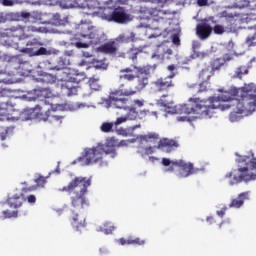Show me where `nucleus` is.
<instances>
[{
  "label": "nucleus",
  "instance_id": "1",
  "mask_svg": "<svg viewBox=\"0 0 256 256\" xmlns=\"http://www.w3.org/2000/svg\"><path fill=\"white\" fill-rule=\"evenodd\" d=\"M231 123L241 121L243 116L251 115L256 109V89L252 85L234 88L220 96H210L207 99L189 98L188 103L180 104L176 112L179 115H200V117H213L216 109L229 111Z\"/></svg>",
  "mask_w": 256,
  "mask_h": 256
},
{
  "label": "nucleus",
  "instance_id": "2",
  "mask_svg": "<svg viewBox=\"0 0 256 256\" xmlns=\"http://www.w3.org/2000/svg\"><path fill=\"white\" fill-rule=\"evenodd\" d=\"M237 167L225 174L224 179L231 186L239 185V183H250V181H256V157L241 156L237 154Z\"/></svg>",
  "mask_w": 256,
  "mask_h": 256
},
{
  "label": "nucleus",
  "instance_id": "3",
  "mask_svg": "<svg viewBox=\"0 0 256 256\" xmlns=\"http://www.w3.org/2000/svg\"><path fill=\"white\" fill-rule=\"evenodd\" d=\"M91 187V178L77 176L73 178L67 186L59 188L61 193H72L70 197L72 207L76 209H83V207H89V201H87V191Z\"/></svg>",
  "mask_w": 256,
  "mask_h": 256
},
{
  "label": "nucleus",
  "instance_id": "4",
  "mask_svg": "<svg viewBox=\"0 0 256 256\" xmlns=\"http://www.w3.org/2000/svg\"><path fill=\"white\" fill-rule=\"evenodd\" d=\"M116 154L115 146L97 144V146L92 148H85L82 156H80L77 161L82 166L98 164L100 167H103L105 164L103 161V155H112V157H115Z\"/></svg>",
  "mask_w": 256,
  "mask_h": 256
},
{
  "label": "nucleus",
  "instance_id": "5",
  "mask_svg": "<svg viewBox=\"0 0 256 256\" xmlns=\"http://www.w3.org/2000/svg\"><path fill=\"white\" fill-rule=\"evenodd\" d=\"M173 77H175V73L165 77H160L153 83L154 89H156L158 93L163 94L158 100V105L161 107H166L167 109H169L173 104L171 100L167 99L169 97V93L175 89V82H173Z\"/></svg>",
  "mask_w": 256,
  "mask_h": 256
},
{
  "label": "nucleus",
  "instance_id": "6",
  "mask_svg": "<svg viewBox=\"0 0 256 256\" xmlns=\"http://www.w3.org/2000/svg\"><path fill=\"white\" fill-rule=\"evenodd\" d=\"M33 95L34 96L28 97V101H39L40 104L36 105L34 108L26 109L24 111V115L26 116L25 119L27 120L35 119L39 114V111L43 108V105H52L49 103V100H47L53 97V93H51L49 88L35 89Z\"/></svg>",
  "mask_w": 256,
  "mask_h": 256
},
{
  "label": "nucleus",
  "instance_id": "7",
  "mask_svg": "<svg viewBox=\"0 0 256 256\" xmlns=\"http://www.w3.org/2000/svg\"><path fill=\"white\" fill-rule=\"evenodd\" d=\"M133 95H137V90L123 83L120 84L118 89L110 91L108 100L112 107H115L116 109H124L125 105L129 103V99L123 97H133Z\"/></svg>",
  "mask_w": 256,
  "mask_h": 256
},
{
  "label": "nucleus",
  "instance_id": "8",
  "mask_svg": "<svg viewBox=\"0 0 256 256\" xmlns=\"http://www.w3.org/2000/svg\"><path fill=\"white\" fill-rule=\"evenodd\" d=\"M32 33H47V28L45 27H35V26H12L6 28L2 33V37H12L19 40L29 39L33 37Z\"/></svg>",
  "mask_w": 256,
  "mask_h": 256
},
{
  "label": "nucleus",
  "instance_id": "9",
  "mask_svg": "<svg viewBox=\"0 0 256 256\" xmlns=\"http://www.w3.org/2000/svg\"><path fill=\"white\" fill-rule=\"evenodd\" d=\"M100 17L104 21H114V23L120 24L129 21V14H126L125 9L122 7L115 8L113 11H111V8H104Z\"/></svg>",
  "mask_w": 256,
  "mask_h": 256
},
{
  "label": "nucleus",
  "instance_id": "10",
  "mask_svg": "<svg viewBox=\"0 0 256 256\" xmlns=\"http://www.w3.org/2000/svg\"><path fill=\"white\" fill-rule=\"evenodd\" d=\"M172 163L173 165H175V167H178L179 169V172L177 174V177H179V179H185L187 177H191V175H197V173L201 171V169L195 168V166H193V163L185 162L182 159L175 160V162Z\"/></svg>",
  "mask_w": 256,
  "mask_h": 256
},
{
  "label": "nucleus",
  "instance_id": "11",
  "mask_svg": "<svg viewBox=\"0 0 256 256\" xmlns=\"http://www.w3.org/2000/svg\"><path fill=\"white\" fill-rule=\"evenodd\" d=\"M21 52L30 57H39V55H47V48L43 47L41 41L34 38L27 42L26 48H23Z\"/></svg>",
  "mask_w": 256,
  "mask_h": 256
},
{
  "label": "nucleus",
  "instance_id": "12",
  "mask_svg": "<svg viewBox=\"0 0 256 256\" xmlns=\"http://www.w3.org/2000/svg\"><path fill=\"white\" fill-rule=\"evenodd\" d=\"M143 13L147 19H152L156 23H161L167 19V15H171V11L163 10V7L145 8Z\"/></svg>",
  "mask_w": 256,
  "mask_h": 256
},
{
  "label": "nucleus",
  "instance_id": "13",
  "mask_svg": "<svg viewBox=\"0 0 256 256\" xmlns=\"http://www.w3.org/2000/svg\"><path fill=\"white\" fill-rule=\"evenodd\" d=\"M136 85L134 87L136 93L143 91L149 85V67L139 66L138 73H136Z\"/></svg>",
  "mask_w": 256,
  "mask_h": 256
},
{
  "label": "nucleus",
  "instance_id": "14",
  "mask_svg": "<svg viewBox=\"0 0 256 256\" xmlns=\"http://www.w3.org/2000/svg\"><path fill=\"white\" fill-rule=\"evenodd\" d=\"M35 189L36 187L23 188L20 194H14L13 196L9 197L7 199L9 207L12 209H19V207H22L23 203L27 201L25 195H27V193H31V191H35Z\"/></svg>",
  "mask_w": 256,
  "mask_h": 256
},
{
  "label": "nucleus",
  "instance_id": "15",
  "mask_svg": "<svg viewBox=\"0 0 256 256\" xmlns=\"http://www.w3.org/2000/svg\"><path fill=\"white\" fill-rule=\"evenodd\" d=\"M83 79H85V73H76L73 76H71L69 78L68 82H65L62 85L63 89H67V95L70 97V95H75V93H77V87L71 85V83H81V81H83Z\"/></svg>",
  "mask_w": 256,
  "mask_h": 256
},
{
  "label": "nucleus",
  "instance_id": "16",
  "mask_svg": "<svg viewBox=\"0 0 256 256\" xmlns=\"http://www.w3.org/2000/svg\"><path fill=\"white\" fill-rule=\"evenodd\" d=\"M0 112L2 115H7L8 119L11 117L14 121L19 119V110L11 102H3L0 104Z\"/></svg>",
  "mask_w": 256,
  "mask_h": 256
},
{
  "label": "nucleus",
  "instance_id": "17",
  "mask_svg": "<svg viewBox=\"0 0 256 256\" xmlns=\"http://www.w3.org/2000/svg\"><path fill=\"white\" fill-rule=\"evenodd\" d=\"M137 73H139V66L131 65L130 67H126L120 70L119 79L124 81H135Z\"/></svg>",
  "mask_w": 256,
  "mask_h": 256
},
{
  "label": "nucleus",
  "instance_id": "18",
  "mask_svg": "<svg viewBox=\"0 0 256 256\" xmlns=\"http://www.w3.org/2000/svg\"><path fill=\"white\" fill-rule=\"evenodd\" d=\"M70 223L75 231H81L82 229H85V227H87V221L85 216L75 212H72V215L70 217Z\"/></svg>",
  "mask_w": 256,
  "mask_h": 256
},
{
  "label": "nucleus",
  "instance_id": "19",
  "mask_svg": "<svg viewBox=\"0 0 256 256\" xmlns=\"http://www.w3.org/2000/svg\"><path fill=\"white\" fill-rule=\"evenodd\" d=\"M98 53H103L104 55H117V51H119V47L117 46V42L109 41L97 48Z\"/></svg>",
  "mask_w": 256,
  "mask_h": 256
},
{
  "label": "nucleus",
  "instance_id": "20",
  "mask_svg": "<svg viewBox=\"0 0 256 256\" xmlns=\"http://www.w3.org/2000/svg\"><path fill=\"white\" fill-rule=\"evenodd\" d=\"M211 33H213V28L207 22L197 24L196 34L200 39H202V41H205V39H209Z\"/></svg>",
  "mask_w": 256,
  "mask_h": 256
},
{
  "label": "nucleus",
  "instance_id": "21",
  "mask_svg": "<svg viewBox=\"0 0 256 256\" xmlns=\"http://www.w3.org/2000/svg\"><path fill=\"white\" fill-rule=\"evenodd\" d=\"M51 111H55V109H53V105H51V109H48L45 112V115L44 117H42V120L49 121V123H52V125H61V123H63V116L53 115L51 114Z\"/></svg>",
  "mask_w": 256,
  "mask_h": 256
},
{
  "label": "nucleus",
  "instance_id": "22",
  "mask_svg": "<svg viewBox=\"0 0 256 256\" xmlns=\"http://www.w3.org/2000/svg\"><path fill=\"white\" fill-rule=\"evenodd\" d=\"M245 201H249V191L240 193L237 198L231 201L229 207L239 209L240 207H243Z\"/></svg>",
  "mask_w": 256,
  "mask_h": 256
},
{
  "label": "nucleus",
  "instance_id": "23",
  "mask_svg": "<svg viewBox=\"0 0 256 256\" xmlns=\"http://www.w3.org/2000/svg\"><path fill=\"white\" fill-rule=\"evenodd\" d=\"M220 17H223L226 19L227 23H229L227 29H233V25L237 23V20L235 17H238L237 12H229L227 10H224L220 13Z\"/></svg>",
  "mask_w": 256,
  "mask_h": 256
},
{
  "label": "nucleus",
  "instance_id": "24",
  "mask_svg": "<svg viewBox=\"0 0 256 256\" xmlns=\"http://www.w3.org/2000/svg\"><path fill=\"white\" fill-rule=\"evenodd\" d=\"M78 29H80V37L93 39V26L89 23L80 24Z\"/></svg>",
  "mask_w": 256,
  "mask_h": 256
},
{
  "label": "nucleus",
  "instance_id": "25",
  "mask_svg": "<svg viewBox=\"0 0 256 256\" xmlns=\"http://www.w3.org/2000/svg\"><path fill=\"white\" fill-rule=\"evenodd\" d=\"M119 245H144L145 240H141V238H133V237H128V238H120L118 239Z\"/></svg>",
  "mask_w": 256,
  "mask_h": 256
},
{
  "label": "nucleus",
  "instance_id": "26",
  "mask_svg": "<svg viewBox=\"0 0 256 256\" xmlns=\"http://www.w3.org/2000/svg\"><path fill=\"white\" fill-rule=\"evenodd\" d=\"M116 41H118V43H135V41H137V37L135 33L128 32V33L119 35L116 38Z\"/></svg>",
  "mask_w": 256,
  "mask_h": 256
},
{
  "label": "nucleus",
  "instance_id": "27",
  "mask_svg": "<svg viewBox=\"0 0 256 256\" xmlns=\"http://www.w3.org/2000/svg\"><path fill=\"white\" fill-rule=\"evenodd\" d=\"M199 47H201V44H193L192 49L193 53L191 54L192 59H205L209 57V52L207 51H199Z\"/></svg>",
  "mask_w": 256,
  "mask_h": 256
},
{
  "label": "nucleus",
  "instance_id": "28",
  "mask_svg": "<svg viewBox=\"0 0 256 256\" xmlns=\"http://www.w3.org/2000/svg\"><path fill=\"white\" fill-rule=\"evenodd\" d=\"M158 149H163V147H179V142L173 139L164 138L161 139L158 143Z\"/></svg>",
  "mask_w": 256,
  "mask_h": 256
},
{
  "label": "nucleus",
  "instance_id": "29",
  "mask_svg": "<svg viewBox=\"0 0 256 256\" xmlns=\"http://www.w3.org/2000/svg\"><path fill=\"white\" fill-rule=\"evenodd\" d=\"M138 139H139L140 145H143V143H150L151 141H157V139H159V134L149 133L146 135H140Z\"/></svg>",
  "mask_w": 256,
  "mask_h": 256
},
{
  "label": "nucleus",
  "instance_id": "30",
  "mask_svg": "<svg viewBox=\"0 0 256 256\" xmlns=\"http://www.w3.org/2000/svg\"><path fill=\"white\" fill-rule=\"evenodd\" d=\"M120 109H124V111H128V113L126 114L128 121H135V119H137L139 115V113L137 112V110H135V108L129 107L127 105H125V108H120Z\"/></svg>",
  "mask_w": 256,
  "mask_h": 256
},
{
  "label": "nucleus",
  "instance_id": "31",
  "mask_svg": "<svg viewBox=\"0 0 256 256\" xmlns=\"http://www.w3.org/2000/svg\"><path fill=\"white\" fill-rule=\"evenodd\" d=\"M223 65H225V60H222L221 58L213 60L211 62V72L215 73V71H220Z\"/></svg>",
  "mask_w": 256,
  "mask_h": 256
},
{
  "label": "nucleus",
  "instance_id": "32",
  "mask_svg": "<svg viewBox=\"0 0 256 256\" xmlns=\"http://www.w3.org/2000/svg\"><path fill=\"white\" fill-rule=\"evenodd\" d=\"M173 163H175V160H170L169 158H162V165L164 166V167H168L167 169H166V171L168 172V173H174L175 172V164H173Z\"/></svg>",
  "mask_w": 256,
  "mask_h": 256
},
{
  "label": "nucleus",
  "instance_id": "33",
  "mask_svg": "<svg viewBox=\"0 0 256 256\" xmlns=\"http://www.w3.org/2000/svg\"><path fill=\"white\" fill-rule=\"evenodd\" d=\"M165 48L158 47L152 54V59H157L158 61H163L165 59Z\"/></svg>",
  "mask_w": 256,
  "mask_h": 256
},
{
  "label": "nucleus",
  "instance_id": "34",
  "mask_svg": "<svg viewBox=\"0 0 256 256\" xmlns=\"http://www.w3.org/2000/svg\"><path fill=\"white\" fill-rule=\"evenodd\" d=\"M88 85L92 91H101V85L99 84V78L92 77L88 81Z\"/></svg>",
  "mask_w": 256,
  "mask_h": 256
},
{
  "label": "nucleus",
  "instance_id": "35",
  "mask_svg": "<svg viewBox=\"0 0 256 256\" xmlns=\"http://www.w3.org/2000/svg\"><path fill=\"white\" fill-rule=\"evenodd\" d=\"M247 73H249L247 66H240V67L236 68L234 77L241 79L243 77V75H247Z\"/></svg>",
  "mask_w": 256,
  "mask_h": 256
},
{
  "label": "nucleus",
  "instance_id": "36",
  "mask_svg": "<svg viewBox=\"0 0 256 256\" xmlns=\"http://www.w3.org/2000/svg\"><path fill=\"white\" fill-rule=\"evenodd\" d=\"M34 183H36V186H30V187H36L35 191L37 190L38 187H45V184L47 183V178L44 176L39 175L35 180Z\"/></svg>",
  "mask_w": 256,
  "mask_h": 256
},
{
  "label": "nucleus",
  "instance_id": "37",
  "mask_svg": "<svg viewBox=\"0 0 256 256\" xmlns=\"http://www.w3.org/2000/svg\"><path fill=\"white\" fill-rule=\"evenodd\" d=\"M2 215H3L4 219H11L13 217H18L19 211L4 210V211H2Z\"/></svg>",
  "mask_w": 256,
  "mask_h": 256
},
{
  "label": "nucleus",
  "instance_id": "38",
  "mask_svg": "<svg viewBox=\"0 0 256 256\" xmlns=\"http://www.w3.org/2000/svg\"><path fill=\"white\" fill-rule=\"evenodd\" d=\"M102 133H111L113 131V123L111 122H104L100 127Z\"/></svg>",
  "mask_w": 256,
  "mask_h": 256
},
{
  "label": "nucleus",
  "instance_id": "39",
  "mask_svg": "<svg viewBox=\"0 0 256 256\" xmlns=\"http://www.w3.org/2000/svg\"><path fill=\"white\" fill-rule=\"evenodd\" d=\"M86 5L88 9H100V4L97 0H87Z\"/></svg>",
  "mask_w": 256,
  "mask_h": 256
},
{
  "label": "nucleus",
  "instance_id": "40",
  "mask_svg": "<svg viewBox=\"0 0 256 256\" xmlns=\"http://www.w3.org/2000/svg\"><path fill=\"white\" fill-rule=\"evenodd\" d=\"M199 79H201L202 82L209 81V69H207V68L202 69L201 72L199 73Z\"/></svg>",
  "mask_w": 256,
  "mask_h": 256
},
{
  "label": "nucleus",
  "instance_id": "41",
  "mask_svg": "<svg viewBox=\"0 0 256 256\" xmlns=\"http://www.w3.org/2000/svg\"><path fill=\"white\" fill-rule=\"evenodd\" d=\"M44 81L46 83H50V84H53L57 81V76L53 75V74H46L44 76Z\"/></svg>",
  "mask_w": 256,
  "mask_h": 256
},
{
  "label": "nucleus",
  "instance_id": "42",
  "mask_svg": "<svg viewBox=\"0 0 256 256\" xmlns=\"http://www.w3.org/2000/svg\"><path fill=\"white\" fill-rule=\"evenodd\" d=\"M102 231L105 233V235H111V233L115 231V226H111V224H105Z\"/></svg>",
  "mask_w": 256,
  "mask_h": 256
},
{
  "label": "nucleus",
  "instance_id": "43",
  "mask_svg": "<svg viewBox=\"0 0 256 256\" xmlns=\"http://www.w3.org/2000/svg\"><path fill=\"white\" fill-rule=\"evenodd\" d=\"M74 45L77 49H89V43L81 42V40L74 42Z\"/></svg>",
  "mask_w": 256,
  "mask_h": 256
},
{
  "label": "nucleus",
  "instance_id": "44",
  "mask_svg": "<svg viewBox=\"0 0 256 256\" xmlns=\"http://www.w3.org/2000/svg\"><path fill=\"white\" fill-rule=\"evenodd\" d=\"M213 31L215 35H223V33H225V27L221 25H216L214 26Z\"/></svg>",
  "mask_w": 256,
  "mask_h": 256
},
{
  "label": "nucleus",
  "instance_id": "45",
  "mask_svg": "<svg viewBox=\"0 0 256 256\" xmlns=\"http://www.w3.org/2000/svg\"><path fill=\"white\" fill-rule=\"evenodd\" d=\"M131 56L130 59H132L133 61H137V55H139V53H141V51H139L137 48L135 49H131L130 50Z\"/></svg>",
  "mask_w": 256,
  "mask_h": 256
},
{
  "label": "nucleus",
  "instance_id": "46",
  "mask_svg": "<svg viewBox=\"0 0 256 256\" xmlns=\"http://www.w3.org/2000/svg\"><path fill=\"white\" fill-rule=\"evenodd\" d=\"M25 198H26V201L28 203H30L31 205H35V203H37V197L35 195H33V194H31V195H29L27 197L25 196Z\"/></svg>",
  "mask_w": 256,
  "mask_h": 256
},
{
  "label": "nucleus",
  "instance_id": "47",
  "mask_svg": "<svg viewBox=\"0 0 256 256\" xmlns=\"http://www.w3.org/2000/svg\"><path fill=\"white\" fill-rule=\"evenodd\" d=\"M205 91H207V82L203 81L199 84L197 93H205Z\"/></svg>",
  "mask_w": 256,
  "mask_h": 256
},
{
  "label": "nucleus",
  "instance_id": "48",
  "mask_svg": "<svg viewBox=\"0 0 256 256\" xmlns=\"http://www.w3.org/2000/svg\"><path fill=\"white\" fill-rule=\"evenodd\" d=\"M54 25H63V20H61V16L59 14H55L53 16Z\"/></svg>",
  "mask_w": 256,
  "mask_h": 256
},
{
  "label": "nucleus",
  "instance_id": "49",
  "mask_svg": "<svg viewBox=\"0 0 256 256\" xmlns=\"http://www.w3.org/2000/svg\"><path fill=\"white\" fill-rule=\"evenodd\" d=\"M64 9H69V7H75V0H64Z\"/></svg>",
  "mask_w": 256,
  "mask_h": 256
},
{
  "label": "nucleus",
  "instance_id": "50",
  "mask_svg": "<svg viewBox=\"0 0 256 256\" xmlns=\"http://www.w3.org/2000/svg\"><path fill=\"white\" fill-rule=\"evenodd\" d=\"M127 121H129L127 116H121L116 119L115 125H121L122 123H127Z\"/></svg>",
  "mask_w": 256,
  "mask_h": 256
},
{
  "label": "nucleus",
  "instance_id": "51",
  "mask_svg": "<svg viewBox=\"0 0 256 256\" xmlns=\"http://www.w3.org/2000/svg\"><path fill=\"white\" fill-rule=\"evenodd\" d=\"M222 61H224V64L227 63V61H232L233 60V56H231L230 54H225L222 58Z\"/></svg>",
  "mask_w": 256,
  "mask_h": 256
},
{
  "label": "nucleus",
  "instance_id": "52",
  "mask_svg": "<svg viewBox=\"0 0 256 256\" xmlns=\"http://www.w3.org/2000/svg\"><path fill=\"white\" fill-rule=\"evenodd\" d=\"M129 143H133V141L131 140H122L119 142L118 147H127V145H129Z\"/></svg>",
  "mask_w": 256,
  "mask_h": 256
},
{
  "label": "nucleus",
  "instance_id": "53",
  "mask_svg": "<svg viewBox=\"0 0 256 256\" xmlns=\"http://www.w3.org/2000/svg\"><path fill=\"white\" fill-rule=\"evenodd\" d=\"M226 211H227V207H223L221 210H218L216 213L218 217H225Z\"/></svg>",
  "mask_w": 256,
  "mask_h": 256
},
{
  "label": "nucleus",
  "instance_id": "54",
  "mask_svg": "<svg viewBox=\"0 0 256 256\" xmlns=\"http://www.w3.org/2000/svg\"><path fill=\"white\" fill-rule=\"evenodd\" d=\"M208 3H209L208 0H197V5H198L199 7H205V6L208 5Z\"/></svg>",
  "mask_w": 256,
  "mask_h": 256
},
{
  "label": "nucleus",
  "instance_id": "55",
  "mask_svg": "<svg viewBox=\"0 0 256 256\" xmlns=\"http://www.w3.org/2000/svg\"><path fill=\"white\" fill-rule=\"evenodd\" d=\"M144 151H145V155H153V153H154L153 147H151V146L146 147L144 149Z\"/></svg>",
  "mask_w": 256,
  "mask_h": 256
},
{
  "label": "nucleus",
  "instance_id": "56",
  "mask_svg": "<svg viewBox=\"0 0 256 256\" xmlns=\"http://www.w3.org/2000/svg\"><path fill=\"white\" fill-rule=\"evenodd\" d=\"M7 134H8L7 130H5L4 132L0 133L1 141H5V139H7Z\"/></svg>",
  "mask_w": 256,
  "mask_h": 256
},
{
  "label": "nucleus",
  "instance_id": "57",
  "mask_svg": "<svg viewBox=\"0 0 256 256\" xmlns=\"http://www.w3.org/2000/svg\"><path fill=\"white\" fill-rule=\"evenodd\" d=\"M95 67H96V69H107V64H105V63L96 64Z\"/></svg>",
  "mask_w": 256,
  "mask_h": 256
},
{
  "label": "nucleus",
  "instance_id": "58",
  "mask_svg": "<svg viewBox=\"0 0 256 256\" xmlns=\"http://www.w3.org/2000/svg\"><path fill=\"white\" fill-rule=\"evenodd\" d=\"M134 105H137L138 107H143V101H141V100H134Z\"/></svg>",
  "mask_w": 256,
  "mask_h": 256
},
{
  "label": "nucleus",
  "instance_id": "59",
  "mask_svg": "<svg viewBox=\"0 0 256 256\" xmlns=\"http://www.w3.org/2000/svg\"><path fill=\"white\" fill-rule=\"evenodd\" d=\"M179 36H177V35H174L173 36V43L175 44V45H177L178 43H179Z\"/></svg>",
  "mask_w": 256,
  "mask_h": 256
},
{
  "label": "nucleus",
  "instance_id": "60",
  "mask_svg": "<svg viewBox=\"0 0 256 256\" xmlns=\"http://www.w3.org/2000/svg\"><path fill=\"white\" fill-rule=\"evenodd\" d=\"M207 221L212 225V223H215V218H213V216L207 217Z\"/></svg>",
  "mask_w": 256,
  "mask_h": 256
},
{
  "label": "nucleus",
  "instance_id": "61",
  "mask_svg": "<svg viewBox=\"0 0 256 256\" xmlns=\"http://www.w3.org/2000/svg\"><path fill=\"white\" fill-rule=\"evenodd\" d=\"M100 255H107V251L104 248L99 249Z\"/></svg>",
  "mask_w": 256,
  "mask_h": 256
},
{
  "label": "nucleus",
  "instance_id": "62",
  "mask_svg": "<svg viewBox=\"0 0 256 256\" xmlns=\"http://www.w3.org/2000/svg\"><path fill=\"white\" fill-rule=\"evenodd\" d=\"M3 5H6V6L11 5V0H3Z\"/></svg>",
  "mask_w": 256,
  "mask_h": 256
},
{
  "label": "nucleus",
  "instance_id": "63",
  "mask_svg": "<svg viewBox=\"0 0 256 256\" xmlns=\"http://www.w3.org/2000/svg\"><path fill=\"white\" fill-rule=\"evenodd\" d=\"M167 69L168 71H175V65H169Z\"/></svg>",
  "mask_w": 256,
  "mask_h": 256
},
{
  "label": "nucleus",
  "instance_id": "64",
  "mask_svg": "<svg viewBox=\"0 0 256 256\" xmlns=\"http://www.w3.org/2000/svg\"><path fill=\"white\" fill-rule=\"evenodd\" d=\"M84 65H87V61L82 60V61L79 63V66H80V67H84Z\"/></svg>",
  "mask_w": 256,
  "mask_h": 256
}]
</instances>
